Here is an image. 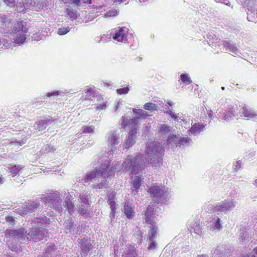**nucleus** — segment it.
Wrapping results in <instances>:
<instances>
[{"instance_id":"obj_28","label":"nucleus","mask_w":257,"mask_h":257,"mask_svg":"<svg viewBox=\"0 0 257 257\" xmlns=\"http://www.w3.org/2000/svg\"><path fill=\"white\" fill-rule=\"evenodd\" d=\"M108 140L111 145H115L119 143L117 137L114 134L110 135L108 138Z\"/></svg>"},{"instance_id":"obj_37","label":"nucleus","mask_w":257,"mask_h":257,"mask_svg":"<svg viewBox=\"0 0 257 257\" xmlns=\"http://www.w3.org/2000/svg\"><path fill=\"white\" fill-rule=\"evenodd\" d=\"M75 227L74 223L71 219L67 220V224L65 226L67 229H69L71 231V229H74Z\"/></svg>"},{"instance_id":"obj_32","label":"nucleus","mask_w":257,"mask_h":257,"mask_svg":"<svg viewBox=\"0 0 257 257\" xmlns=\"http://www.w3.org/2000/svg\"><path fill=\"white\" fill-rule=\"evenodd\" d=\"M133 111L140 115V117L145 118H146L148 114L146 111H145L143 109H134Z\"/></svg>"},{"instance_id":"obj_55","label":"nucleus","mask_w":257,"mask_h":257,"mask_svg":"<svg viewBox=\"0 0 257 257\" xmlns=\"http://www.w3.org/2000/svg\"><path fill=\"white\" fill-rule=\"evenodd\" d=\"M198 257H207V256L204 254H201V255H198Z\"/></svg>"},{"instance_id":"obj_17","label":"nucleus","mask_w":257,"mask_h":257,"mask_svg":"<svg viewBox=\"0 0 257 257\" xmlns=\"http://www.w3.org/2000/svg\"><path fill=\"white\" fill-rule=\"evenodd\" d=\"M123 213L128 218H133L135 215V212L131 206L126 203L124 205Z\"/></svg>"},{"instance_id":"obj_26","label":"nucleus","mask_w":257,"mask_h":257,"mask_svg":"<svg viewBox=\"0 0 257 257\" xmlns=\"http://www.w3.org/2000/svg\"><path fill=\"white\" fill-rule=\"evenodd\" d=\"M157 105L153 102H147L144 105V108L149 110H157Z\"/></svg>"},{"instance_id":"obj_35","label":"nucleus","mask_w":257,"mask_h":257,"mask_svg":"<svg viewBox=\"0 0 257 257\" xmlns=\"http://www.w3.org/2000/svg\"><path fill=\"white\" fill-rule=\"evenodd\" d=\"M129 88L128 87L119 88L116 90V92L119 95L125 94L128 93Z\"/></svg>"},{"instance_id":"obj_24","label":"nucleus","mask_w":257,"mask_h":257,"mask_svg":"<svg viewBox=\"0 0 257 257\" xmlns=\"http://www.w3.org/2000/svg\"><path fill=\"white\" fill-rule=\"evenodd\" d=\"M22 2L23 4V6H20L19 8L18 6H17L18 11L20 12L24 11L25 9L29 8L32 4L31 0H22Z\"/></svg>"},{"instance_id":"obj_44","label":"nucleus","mask_w":257,"mask_h":257,"mask_svg":"<svg viewBox=\"0 0 257 257\" xmlns=\"http://www.w3.org/2000/svg\"><path fill=\"white\" fill-rule=\"evenodd\" d=\"M4 3H5L7 6H10L11 5L14 4L15 3V0H2Z\"/></svg>"},{"instance_id":"obj_29","label":"nucleus","mask_w":257,"mask_h":257,"mask_svg":"<svg viewBox=\"0 0 257 257\" xmlns=\"http://www.w3.org/2000/svg\"><path fill=\"white\" fill-rule=\"evenodd\" d=\"M95 127L94 125H85L83 126L82 130L83 133H91L94 132Z\"/></svg>"},{"instance_id":"obj_20","label":"nucleus","mask_w":257,"mask_h":257,"mask_svg":"<svg viewBox=\"0 0 257 257\" xmlns=\"http://www.w3.org/2000/svg\"><path fill=\"white\" fill-rule=\"evenodd\" d=\"M204 127V125L202 123H195L192 125L190 131L194 133H200L203 130Z\"/></svg>"},{"instance_id":"obj_11","label":"nucleus","mask_w":257,"mask_h":257,"mask_svg":"<svg viewBox=\"0 0 257 257\" xmlns=\"http://www.w3.org/2000/svg\"><path fill=\"white\" fill-rule=\"evenodd\" d=\"M142 182V179L141 177L139 176H135L134 180L131 182L132 185V187H131L132 191V195L133 196H135L136 194L138 193Z\"/></svg>"},{"instance_id":"obj_51","label":"nucleus","mask_w":257,"mask_h":257,"mask_svg":"<svg viewBox=\"0 0 257 257\" xmlns=\"http://www.w3.org/2000/svg\"><path fill=\"white\" fill-rule=\"evenodd\" d=\"M166 130H168L167 126H163L160 128V131L162 132H165Z\"/></svg>"},{"instance_id":"obj_6","label":"nucleus","mask_w":257,"mask_h":257,"mask_svg":"<svg viewBox=\"0 0 257 257\" xmlns=\"http://www.w3.org/2000/svg\"><path fill=\"white\" fill-rule=\"evenodd\" d=\"M125 27H118L114 30L112 38L118 42H125L127 40V34L125 33Z\"/></svg>"},{"instance_id":"obj_60","label":"nucleus","mask_w":257,"mask_h":257,"mask_svg":"<svg viewBox=\"0 0 257 257\" xmlns=\"http://www.w3.org/2000/svg\"><path fill=\"white\" fill-rule=\"evenodd\" d=\"M256 252L257 253V248H256Z\"/></svg>"},{"instance_id":"obj_1","label":"nucleus","mask_w":257,"mask_h":257,"mask_svg":"<svg viewBox=\"0 0 257 257\" xmlns=\"http://www.w3.org/2000/svg\"><path fill=\"white\" fill-rule=\"evenodd\" d=\"M122 166L126 170L131 169L132 174L139 173L145 168V162L143 160L142 155L138 154L134 157L128 156L122 163Z\"/></svg>"},{"instance_id":"obj_8","label":"nucleus","mask_w":257,"mask_h":257,"mask_svg":"<svg viewBox=\"0 0 257 257\" xmlns=\"http://www.w3.org/2000/svg\"><path fill=\"white\" fill-rule=\"evenodd\" d=\"M79 243L80 244V247L82 251L81 255L84 256H87L93 247L90 238H83L80 240Z\"/></svg>"},{"instance_id":"obj_54","label":"nucleus","mask_w":257,"mask_h":257,"mask_svg":"<svg viewBox=\"0 0 257 257\" xmlns=\"http://www.w3.org/2000/svg\"><path fill=\"white\" fill-rule=\"evenodd\" d=\"M3 183V178L0 177V185Z\"/></svg>"},{"instance_id":"obj_46","label":"nucleus","mask_w":257,"mask_h":257,"mask_svg":"<svg viewBox=\"0 0 257 257\" xmlns=\"http://www.w3.org/2000/svg\"><path fill=\"white\" fill-rule=\"evenodd\" d=\"M187 143H188V140L187 138H181L179 140L178 144H184Z\"/></svg>"},{"instance_id":"obj_16","label":"nucleus","mask_w":257,"mask_h":257,"mask_svg":"<svg viewBox=\"0 0 257 257\" xmlns=\"http://www.w3.org/2000/svg\"><path fill=\"white\" fill-rule=\"evenodd\" d=\"M12 177H15L22 170V167L20 165L9 164L8 167Z\"/></svg>"},{"instance_id":"obj_22","label":"nucleus","mask_w":257,"mask_h":257,"mask_svg":"<svg viewBox=\"0 0 257 257\" xmlns=\"http://www.w3.org/2000/svg\"><path fill=\"white\" fill-rule=\"evenodd\" d=\"M157 228L155 224H152V225L150 226V229L149 230V236L150 240L153 241L154 237L157 233Z\"/></svg>"},{"instance_id":"obj_14","label":"nucleus","mask_w":257,"mask_h":257,"mask_svg":"<svg viewBox=\"0 0 257 257\" xmlns=\"http://www.w3.org/2000/svg\"><path fill=\"white\" fill-rule=\"evenodd\" d=\"M238 108L237 105L233 106L224 115V119L229 121L237 115Z\"/></svg>"},{"instance_id":"obj_21","label":"nucleus","mask_w":257,"mask_h":257,"mask_svg":"<svg viewBox=\"0 0 257 257\" xmlns=\"http://www.w3.org/2000/svg\"><path fill=\"white\" fill-rule=\"evenodd\" d=\"M50 122V120L48 119H42L37 123V127L39 131L44 130L46 126Z\"/></svg>"},{"instance_id":"obj_36","label":"nucleus","mask_w":257,"mask_h":257,"mask_svg":"<svg viewBox=\"0 0 257 257\" xmlns=\"http://www.w3.org/2000/svg\"><path fill=\"white\" fill-rule=\"evenodd\" d=\"M107 106V102L105 101V102H103L101 104L97 105V106H96L95 108L96 110H100L102 109H106Z\"/></svg>"},{"instance_id":"obj_40","label":"nucleus","mask_w":257,"mask_h":257,"mask_svg":"<svg viewBox=\"0 0 257 257\" xmlns=\"http://www.w3.org/2000/svg\"><path fill=\"white\" fill-rule=\"evenodd\" d=\"M214 228L215 229L220 230L222 228V226L220 224V219L218 217L215 222H214Z\"/></svg>"},{"instance_id":"obj_56","label":"nucleus","mask_w":257,"mask_h":257,"mask_svg":"<svg viewBox=\"0 0 257 257\" xmlns=\"http://www.w3.org/2000/svg\"><path fill=\"white\" fill-rule=\"evenodd\" d=\"M209 117H210V118H212V114L211 113H210L209 114Z\"/></svg>"},{"instance_id":"obj_43","label":"nucleus","mask_w":257,"mask_h":257,"mask_svg":"<svg viewBox=\"0 0 257 257\" xmlns=\"http://www.w3.org/2000/svg\"><path fill=\"white\" fill-rule=\"evenodd\" d=\"M194 232L195 233L198 234V235H201L202 231L201 227L199 225H197L194 228Z\"/></svg>"},{"instance_id":"obj_18","label":"nucleus","mask_w":257,"mask_h":257,"mask_svg":"<svg viewBox=\"0 0 257 257\" xmlns=\"http://www.w3.org/2000/svg\"><path fill=\"white\" fill-rule=\"evenodd\" d=\"M97 177H99V176H98V174L97 173V170L95 171H92L87 172L85 176V182H91L93 180V179Z\"/></svg>"},{"instance_id":"obj_45","label":"nucleus","mask_w":257,"mask_h":257,"mask_svg":"<svg viewBox=\"0 0 257 257\" xmlns=\"http://www.w3.org/2000/svg\"><path fill=\"white\" fill-rule=\"evenodd\" d=\"M59 95V92L58 91H55L51 92H48L47 93V96L49 97H52V96H57Z\"/></svg>"},{"instance_id":"obj_15","label":"nucleus","mask_w":257,"mask_h":257,"mask_svg":"<svg viewBox=\"0 0 257 257\" xmlns=\"http://www.w3.org/2000/svg\"><path fill=\"white\" fill-rule=\"evenodd\" d=\"M116 196L115 193L111 192L108 193L107 195V198L109 201V205L110 206V209L113 216L115 215L116 210V202L114 200V197Z\"/></svg>"},{"instance_id":"obj_27","label":"nucleus","mask_w":257,"mask_h":257,"mask_svg":"<svg viewBox=\"0 0 257 257\" xmlns=\"http://www.w3.org/2000/svg\"><path fill=\"white\" fill-rule=\"evenodd\" d=\"M223 46L229 52H234L236 49L233 45L228 41H224L223 44Z\"/></svg>"},{"instance_id":"obj_2","label":"nucleus","mask_w":257,"mask_h":257,"mask_svg":"<svg viewBox=\"0 0 257 257\" xmlns=\"http://www.w3.org/2000/svg\"><path fill=\"white\" fill-rule=\"evenodd\" d=\"M168 191V188L167 187L162 185L159 186L157 184H153L148 190V192L151 197L158 203L164 198Z\"/></svg>"},{"instance_id":"obj_33","label":"nucleus","mask_w":257,"mask_h":257,"mask_svg":"<svg viewBox=\"0 0 257 257\" xmlns=\"http://www.w3.org/2000/svg\"><path fill=\"white\" fill-rule=\"evenodd\" d=\"M64 206L68 210L69 212L72 211L73 210L74 207L72 201L70 200L65 201Z\"/></svg>"},{"instance_id":"obj_4","label":"nucleus","mask_w":257,"mask_h":257,"mask_svg":"<svg viewBox=\"0 0 257 257\" xmlns=\"http://www.w3.org/2000/svg\"><path fill=\"white\" fill-rule=\"evenodd\" d=\"M0 28L5 34H10L13 33L12 27H13V20L10 19L8 16L0 14Z\"/></svg>"},{"instance_id":"obj_39","label":"nucleus","mask_w":257,"mask_h":257,"mask_svg":"<svg viewBox=\"0 0 257 257\" xmlns=\"http://www.w3.org/2000/svg\"><path fill=\"white\" fill-rule=\"evenodd\" d=\"M78 211L81 215H86L88 216L90 214V212L87 208L80 207L79 208Z\"/></svg>"},{"instance_id":"obj_10","label":"nucleus","mask_w":257,"mask_h":257,"mask_svg":"<svg viewBox=\"0 0 257 257\" xmlns=\"http://www.w3.org/2000/svg\"><path fill=\"white\" fill-rule=\"evenodd\" d=\"M97 173L99 177H103L104 178L114 175L113 171L110 168L109 164L102 165L99 168L97 169Z\"/></svg>"},{"instance_id":"obj_25","label":"nucleus","mask_w":257,"mask_h":257,"mask_svg":"<svg viewBox=\"0 0 257 257\" xmlns=\"http://www.w3.org/2000/svg\"><path fill=\"white\" fill-rule=\"evenodd\" d=\"M40 204L39 202H32L26 205V209L29 212H33L38 207Z\"/></svg>"},{"instance_id":"obj_12","label":"nucleus","mask_w":257,"mask_h":257,"mask_svg":"<svg viewBox=\"0 0 257 257\" xmlns=\"http://www.w3.org/2000/svg\"><path fill=\"white\" fill-rule=\"evenodd\" d=\"M241 109L242 115L244 117L253 118L257 116V114L251 110L250 108L246 104H243L240 106Z\"/></svg>"},{"instance_id":"obj_48","label":"nucleus","mask_w":257,"mask_h":257,"mask_svg":"<svg viewBox=\"0 0 257 257\" xmlns=\"http://www.w3.org/2000/svg\"><path fill=\"white\" fill-rule=\"evenodd\" d=\"M173 104H174V103H173V101H172L171 100H168V101H167L166 102V106H171Z\"/></svg>"},{"instance_id":"obj_57","label":"nucleus","mask_w":257,"mask_h":257,"mask_svg":"<svg viewBox=\"0 0 257 257\" xmlns=\"http://www.w3.org/2000/svg\"><path fill=\"white\" fill-rule=\"evenodd\" d=\"M254 185L257 186V179L254 181Z\"/></svg>"},{"instance_id":"obj_50","label":"nucleus","mask_w":257,"mask_h":257,"mask_svg":"<svg viewBox=\"0 0 257 257\" xmlns=\"http://www.w3.org/2000/svg\"><path fill=\"white\" fill-rule=\"evenodd\" d=\"M155 247V243L153 240L149 244V248H152Z\"/></svg>"},{"instance_id":"obj_49","label":"nucleus","mask_w":257,"mask_h":257,"mask_svg":"<svg viewBox=\"0 0 257 257\" xmlns=\"http://www.w3.org/2000/svg\"><path fill=\"white\" fill-rule=\"evenodd\" d=\"M168 113L174 119L177 118V116L175 115V114L172 111H169Z\"/></svg>"},{"instance_id":"obj_34","label":"nucleus","mask_w":257,"mask_h":257,"mask_svg":"<svg viewBox=\"0 0 257 257\" xmlns=\"http://www.w3.org/2000/svg\"><path fill=\"white\" fill-rule=\"evenodd\" d=\"M135 137H134V135L129 134L126 142V145L128 147H130L131 146H132L133 144L135 143Z\"/></svg>"},{"instance_id":"obj_23","label":"nucleus","mask_w":257,"mask_h":257,"mask_svg":"<svg viewBox=\"0 0 257 257\" xmlns=\"http://www.w3.org/2000/svg\"><path fill=\"white\" fill-rule=\"evenodd\" d=\"M135 119H131L128 120V123L132 125L131 130L130 132V134L135 135L137 133V123L135 122Z\"/></svg>"},{"instance_id":"obj_31","label":"nucleus","mask_w":257,"mask_h":257,"mask_svg":"<svg viewBox=\"0 0 257 257\" xmlns=\"http://www.w3.org/2000/svg\"><path fill=\"white\" fill-rule=\"evenodd\" d=\"M153 218L154 216L152 213H147V214H146L145 220L148 224H151V225L153 223L155 224V222L153 221Z\"/></svg>"},{"instance_id":"obj_5","label":"nucleus","mask_w":257,"mask_h":257,"mask_svg":"<svg viewBox=\"0 0 257 257\" xmlns=\"http://www.w3.org/2000/svg\"><path fill=\"white\" fill-rule=\"evenodd\" d=\"M157 147L152 143H150L147 145L146 149V155L145 159L148 162L153 163L155 162L157 156Z\"/></svg>"},{"instance_id":"obj_41","label":"nucleus","mask_w":257,"mask_h":257,"mask_svg":"<svg viewBox=\"0 0 257 257\" xmlns=\"http://www.w3.org/2000/svg\"><path fill=\"white\" fill-rule=\"evenodd\" d=\"M81 202L82 203V205L84 207L86 206L87 207L89 206V200L88 197H82L81 198Z\"/></svg>"},{"instance_id":"obj_42","label":"nucleus","mask_w":257,"mask_h":257,"mask_svg":"<svg viewBox=\"0 0 257 257\" xmlns=\"http://www.w3.org/2000/svg\"><path fill=\"white\" fill-rule=\"evenodd\" d=\"M118 15V12L116 10H112L109 11L107 13V15L109 17H114Z\"/></svg>"},{"instance_id":"obj_52","label":"nucleus","mask_w":257,"mask_h":257,"mask_svg":"<svg viewBox=\"0 0 257 257\" xmlns=\"http://www.w3.org/2000/svg\"><path fill=\"white\" fill-rule=\"evenodd\" d=\"M127 125V122L126 121H123L122 123H121V127L122 128H125Z\"/></svg>"},{"instance_id":"obj_3","label":"nucleus","mask_w":257,"mask_h":257,"mask_svg":"<svg viewBox=\"0 0 257 257\" xmlns=\"http://www.w3.org/2000/svg\"><path fill=\"white\" fill-rule=\"evenodd\" d=\"M13 33L14 36L16 37V41L19 43L23 42L26 39V31L22 21L13 22V27H12Z\"/></svg>"},{"instance_id":"obj_53","label":"nucleus","mask_w":257,"mask_h":257,"mask_svg":"<svg viewBox=\"0 0 257 257\" xmlns=\"http://www.w3.org/2000/svg\"><path fill=\"white\" fill-rule=\"evenodd\" d=\"M73 4L78 5L80 4V0H71Z\"/></svg>"},{"instance_id":"obj_47","label":"nucleus","mask_w":257,"mask_h":257,"mask_svg":"<svg viewBox=\"0 0 257 257\" xmlns=\"http://www.w3.org/2000/svg\"><path fill=\"white\" fill-rule=\"evenodd\" d=\"M6 220L7 222L15 221V220H14L13 217L10 216H8L6 217Z\"/></svg>"},{"instance_id":"obj_38","label":"nucleus","mask_w":257,"mask_h":257,"mask_svg":"<svg viewBox=\"0 0 257 257\" xmlns=\"http://www.w3.org/2000/svg\"><path fill=\"white\" fill-rule=\"evenodd\" d=\"M69 31V28H61L58 30V34L60 35H64Z\"/></svg>"},{"instance_id":"obj_13","label":"nucleus","mask_w":257,"mask_h":257,"mask_svg":"<svg viewBox=\"0 0 257 257\" xmlns=\"http://www.w3.org/2000/svg\"><path fill=\"white\" fill-rule=\"evenodd\" d=\"M7 238H14L21 237L24 234L23 231L21 229H7L5 232Z\"/></svg>"},{"instance_id":"obj_30","label":"nucleus","mask_w":257,"mask_h":257,"mask_svg":"<svg viewBox=\"0 0 257 257\" xmlns=\"http://www.w3.org/2000/svg\"><path fill=\"white\" fill-rule=\"evenodd\" d=\"M68 16L72 19L75 20L77 18V15L75 11L71 9H68L66 11Z\"/></svg>"},{"instance_id":"obj_58","label":"nucleus","mask_w":257,"mask_h":257,"mask_svg":"<svg viewBox=\"0 0 257 257\" xmlns=\"http://www.w3.org/2000/svg\"><path fill=\"white\" fill-rule=\"evenodd\" d=\"M88 4H91V0L89 1L88 2Z\"/></svg>"},{"instance_id":"obj_7","label":"nucleus","mask_w":257,"mask_h":257,"mask_svg":"<svg viewBox=\"0 0 257 257\" xmlns=\"http://www.w3.org/2000/svg\"><path fill=\"white\" fill-rule=\"evenodd\" d=\"M28 239H33L35 242L40 241L43 239L44 236L43 229L41 228L33 227L28 233Z\"/></svg>"},{"instance_id":"obj_9","label":"nucleus","mask_w":257,"mask_h":257,"mask_svg":"<svg viewBox=\"0 0 257 257\" xmlns=\"http://www.w3.org/2000/svg\"><path fill=\"white\" fill-rule=\"evenodd\" d=\"M233 206V203L232 200H231L230 201L228 200H224V201L220 202L218 204L214 206L212 209V211L214 212H217L219 213L221 212H225Z\"/></svg>"},{"instance_id":"obj_59","label":"nucleus","mask_w":257,"mask_h":257,"mask_svg":"<svg viewBox=\"0 0 257 257\" xmlns=\"http://www.w3.org/2000/svg\"><path fill=\"white\" fill-rule=\"evenodd\" d=\"M2 44V41H1V39L0 38V46Z\"/></svg>"},{"instance_id":"obj_19","label":"nucleus","mask_w":257,"mask_h":257,"mask_svg":"<svg viewBox=\"0 0 257 257\" xmlns=\"http://www.w3.org/2000/svg\"><path fill=\"white\" fill-rule=\"evenodd\" d=\"M180 81V83H183L185 85H189L192 82L190 77L186 73H183L181 75L179 81Z\"/></svg>"}]
</instances>
